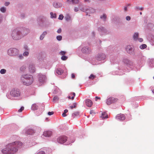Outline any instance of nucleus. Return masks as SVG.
I'll return each mask as SVG.
<instances>
[{
    "instance_id": "f257e3e1",
    "label": "nucleus",
    "mask_w": 154,
    "mask_h": 154,
    "mask_svg": "<svg viewBox=\"0 0 154 154\" xmlns=\"http://www.w3.org/2000/svg\"><path fill=\"white\" fill-rule=\"evenodd\" d=\"M29 32V30L25 27H17L12 30L10 36L13 39L19 40L26 35Z\"/></svg>"
},
{
    "instance_id": "f03ea898",
    "label": "nucleus",
    "mask_w": 154,
    "mask_h": 154,
    "mask_svg": "<svg viewBox=\"0 0 154 154\" xmlns=\"http://www.w3.org/2000/svg\"><path fill=\"white\" fill-rule=\"evenodd\" d=\"M22 146L21 142L15 141L7 145L5 148L2 150L1 151L3 154H14L17 151L18 149L21 148Z\"/></svg>"
},
{
    "instance_id": "7ed1b4c3",
    "label": "nucleus",
    "mask_w": 154,
    "mask_h": 154,
    "mask_svg": "<svg viewBox=\"0 0 154 154\" xmlns=\"http://www.w3.org/2000/svg\"><path fill=\"white\" fill-rule=\"evenodd\" d=\"M20 80L24 85L27 86L30 85L33 81L32 76L29 74L22 75L20 77Z\"/></svg>"
},
{
    "instance_id": "20e7f679",
    "label": "nucleus",
    "mask_w": 154,
    "mask_h": 154,
    "mask_svg": "<svg viewBox=\"0 0 154 154\" xmlns=\"http://www.w3.org/2000/svg\"><path fill=\"white\" fill-rule=\"evenodd\" d=\"M96 60L95 62L94 61L92 62V63L93 65H97L99 64L100 63H103L105 61L106 58V55L103 53L99 54L96 57Z\"/></svg>"
},
{
    "instance_id": "39448f33",
    "label": "nucleus",
    "mask_w": 154,
    "mask_h": 154,
    "mask_svg": "<svg viewBox=\"0 0 154 154\" xmlns=\"http://www.w3.org/2000/svg\"><path fill=\"white\" fill-rule=\"evenodd\" d=\"M38 23L40 26L45 28H48L49 25V22L44 17H40L39 19Z\"/></svg>"
},
{
    "instance_id": "423d86ee",
    "label": "nucleus",
    "mask_w": 154,
    "mask_h": 154,
    "mask_svg": "<svg viewBox=\"0 0 154 154\" xmlns=\"http://www.w3.org/2000/svg\"><path fill=\"white\" fill-rule=\"evenodd\" d=\"M21 94V93L20 90L17 88L13 89L10 92L11 95L13 97L17 98V99H20Z\"/></svg>"
},
{
    "instance_id": "0eeeda50",
    "label": "nucleus",
    "mask_w": 154,
    "mask_h": 154,
    "mask_svg": "<svg viewBox=\"0 0 154 154\" xmlns=\"http://www.w3.org/2000/svg\"><path fill=\"white\" fill-rule=\"evenodd\" d=\"M19 53V50L16 48H11L9 49L8 51V54L11 56H16Z\"/></svg>"
},
{
    "instance_id": "6e6552de",
    "label": "nucleus",
    "mask_w": 154,
    "mask_h": 154,
    "mask_svg": "<svg viewBox=\"0 0 154 154\" xmlns=\"http://www.w3.org/2000/svg\"><path fill=\"white\" fill-rule=\"evenodd\" d=\"M127 52L131 55H135V53L134 49L132 45H127L125 48Z\"/></svg>"
},
{
    "instance_id": "1a4fd4ad",
    "label": "nucleus",
    "mask_w": 154,
    "mask_h": 154,
    "mask_svg": "<svg viewBox=\"0 0 154 154\" xmlns=\"http://www.w3.org/2000/svg\"><path fill=\"white\" fill-rule=\"evenodd\" d=\"M81 10L86 13H92L95 11V10L92 8L89 7H85L81 9Z\"/></svg>"
},
{
    "instance_id": "9d476101",
    "label": "nucleus",
    "mask_w": 154,
    "mask_h": 154,
    "mask_svg": "<svg viewBox=\"0 0 154 154\" xmlns=\"http://www.w3.org/2000/svg\"><path fill=\"white\" fill-rule=\"evenodd\" d=\"M123 62L126 64L128 67H130L131 69H132V67L134 66V64L132 61L129 60L126 58H125L123 59Z\"/></svg>"
},
{
    "instance_id": "9b49d317",
    "label": "nucleus",
    "mask_w": 154,
    "mask_h": 154,
    "mask_svg": "<svg viewBox=\"0 0 154 154\" xmlns=\"http://www.w3.org/2000/svg\"><path fill=\"white\" fill-rule=\"evenodd\" d=\"M46 80V77L45 75L41 74L39 75L38 81L41 84H44Z\"/></svg>"
},
{
    "instance_id": "f8f14e48",
    "label": "nucleus",
    "mask_w": 154,
    "mask_h": 154,
    "mask_svg": "<svg viewBox=\"0 0 154 154\" xmlns=\"http://www.w3.org/2000/svg\"><path fill=\"white\" fill-rule=\"evenodd\" d=\"M118 99L113 97H110L107 99L106 103L108 105H110L111 104L114 103L118 100Z\"/></svg>"
},
{
    "instance_id": "ddd939ff",
    "label": "nucleus",
    "mask_w": 154,
    "mask_h": 154,
    "mask_svg": "<svg viewBox=\"0 0 154 154\" xmlns=\"http://www.w3.org/2000/svg\"><path fill=\"white\" fill-rule=\"evenodd\" d=\"M58 143L61 144L64 143L67 140V137L65 136H61L57 139Z\"/></svg>"
},
{
    "instance_id": "4468645a",
    "label": "nucleus",
    "mask_w": 154,
    "mask_h": 154,
    "mask_svg": "<svg viewBox=\"0 0 154 154\" xmlns=\"http://www.w3.org/2000/svg\"><path fill=\"white\" fill-rule=\"evenodd\" d=\"M81 51L83 53L89 54L91 52V49L88 46H84L82 48Z\"/></svg>"
},
{
    "instance_id": "2eb2a0df",
    "label": "nucleus",
    "mask_w": 154,
    "mask_h": 154,
    "mask_svg": "<svg viewBox=\"0 0 154 154\" xmlns=\"http://www.w3.org/2000/svg\"><path fill=\"white\" fill-rule=\"evenodd\" d=\"M98 30L100 33L101 35H103L106 33L107 32V30L104 27L101 26L99 27Z\"/></svg>"
},
{
    "instance_id": "dca6fc26",
    "label": "nucleus",
    "mask_w": 154,
    "mask_h": 154,
    "mask_svg": "<svg viewBox=\"0 0 154 154\" xmlns=\"http://www.w3.org/2000/svg\"><path fill=\"white\" fill-rule=\"evenodd\" d=\"M116 119L119 121H122L125 119V117L123 114H120L117 115Z\"/></svg>"
},
{
    "instance_id": "f3484780",
    "label": "nucleus",
    "mask_w": 154,
    "mask_h": 154,
    "mask_svg": "<svg viewBox=\"0 0 154 154\" xmlns=\"http://www.w3.org/2000/svg\"><path fill=\"white\" fill-rule=\"evenodd\" d=\"M29 71L31 73H34L35 71V68L34 65L32 64H30L29 66Z\"/></svg>"
},
{
    "instance_id": "a211bd4d",
    "label": "nucleus",
    "mask_w": 154,
    "mask_h": 154,
    "mask_svg": "<svg viewBox=\"0 0 154 154\" xmlns=\"http://www.w3.org/2000/svg\"><path fill=\"white\" fill-rule=\"evenodd\" d=\"M40 105V104L38 103L32 104L31 107L32 110H35L38 109Z\"/></svg>"
},
{
    "instance_id": "6ab92c4d",
    "label": "nucleus",
    "mask_w": 154,
    "mask_h": 154,
    "mask_svg": "<svg viewBox=\"0 0 154 154\" xmlns=\"http://www.w3.org/2000/svg\"><path fill=\"white\" fill-rule=\"evenodd\" d=\"M35 132L34 130L29 128L26 130V133L28 135H32Z\"/></svg>"
},
{
    "instance_id": "aec40b11",
    "label": "nucleus",
    "mask_w": 154,
    "mask_h": 154,
    "mask_svg": "<svg viewBox=\"0 0 154 154\" xmlns=\"http://www.w3.org/2000/svg\"><path fill=\"white\" fill-rule=\"evenodd\" d=\"M85 102L86 105L89 107H91L93 104L92 101L89 99H86Z\"/></svg>"
},
{
    "instance_id": "412c9836",
    "label": "nucleus",
    "mask_w": 154,
    "mask_h": 154,
    "mask_svg": "<svg viewBox=\"0 0 154 154\" xmlns=\"http://www.w3.org/2000/svg\"><path fill=\"white\" fill-rule=\"evenodd\" d=\"M52 134V132L51 131H44L43 135L45 137H49Z\"/></svg>"
},
{
    "instance_id": "4be33fe9",
    "label": "nucleus",
    "mask_w": 154,
    "mask_h": 154,
    "mask_svg": "<svg viewBox=\"0 0 154 154\" xmlns=\"http://www.w3.org/2000/svg\"><path fill=\"white\" fill-rule=\"evenodd\" d=\"M53 6L56 8H59L62 6V4L60 2H55L54 3Z\"/></svg>"
},
{
    "instance_id": "5701e85b",
    "label": "nucleus",
    "mask_w": 154,
    "mask_h": 154,
    "mask_svg": "<svg viewBox=\"0 0 154 154\" xmlns=\"http://www.w3.org/2000/svg\"><path fill=\"white\" fill-rule=\"evenodd\" d=\"M80 116V112L79 111H76L72 114V117L73 119L75 117H79Z\"/></svg>"
},
{
    "instance_id": "b1692460",
    "label": "nucleus",
    "mask_w": 154,
    "mask_h": 154,
    "mask_svg": "<svg viewBox=\"0 0 154 154\" xmlns=\"http://www.w3.org/2000/svg\"><path fill=\"white\" fill-rule=\"evenodd\" d=\"M47 32L46 31H44L43 33L40 35V39L41 40H42L45 36L47 35Z\"/></svg>"
},
{
    "instance_id": "393cba45",
    "label": "nucleus",
    "mask_w": 154,
    "mask_h": 154,
    "mask_svg": "<svg viewBox=\"0 0 154 154\" xmlns=\"http://www.w3.org/2000/svg\"><path fill=\"white\" fill-rule=\"evenodd\" d=\"M67 1L68 2L69 4L71 3L73 4H77L79 2L78 0H67Z\"/></svg>"
},
{
    "instance_id": "a878e982",
    "label": "nucleus",
    "mask_w": 154,
    "mask_h": 154,
    "mask_svg": "<svg viewBox=\"0 0 154 154\" xmlns=\"http://www.w3.org/2000/svg\"><path fill=\"white\" fill-rule=\"evenodd\" d=\"M138 37L139 33L138 32H135L133 35V39L134 40L137 41V40Z\"/></svg>"
},
{
    "instance_id": "bb28decb",
    "label": "nucleus",
    "mask_w": 154,
    "mask_h": 154,
    "mask_svg": "<svg viewBox=\"0 0 154 154\" xmlns=\"http://www.w3.org/2000/svg\"><path fill=\"white\" fill-rule=\"evenodd\" d=\"M56 72L59 75H60L63 73V70L60 68H58L56 71Z\"/></svg>"
},
{
    "instance_id": "cd10ccee",
    "label": "nucleus",
    "mask_w": 154,
    "mask_h": 154,
    "mask_svg": "<svg viewBox=\"0 0 154 154\" xmlns=\"http://www.w3.org/2000/svg\"><path fill=\"white\" fill-rule=\"evenodd\" d=\"M154 66V59H151L150 60L149 63V67H152Z\"/></svg>"
},
{
    "instance_id": "c85d7f7f",
    "label": "nucleus",
    "mask_w": 154,
    "mask_h": 154,
    "mask_svg": "<svg viewBox=\"0 0 154 154\" xmlns=\"http://www.w3.org/2000/svg\"><path fill=\"white\" fill-rule=\"evenodd\" d=\"M64 19L68 21L71 20V17L69 14H67L65 17Z\"/></svg>"
},
{
    "instance_id": "c756f323",
    "label": "nucleus",
    "mask_w": 154,
    "mask_h": 154,
    "mask_svg": "<svg viewBox=\"0 0 154 154\" xmlns=\"http://www.w3.org/2000/svg\"><path fill=\"white\" fill-rule=\"evenodd\" d=\"M100 18L103 20V21H105L106 18V15L105 14H103V15L100 17Z\"/></svg>"
},
{
    "instance_id": "7c9ffc66",
    "label": "nucleus",
    "mask_w": 154,
    "mask_h": 154,
    "mask_svg": "<svg viewBox=\"0 0 154 154\" xmlns=\"http://www.w3.org/2000/svg\"><path fill=\"white\" fill-rule=\"evenodd\" d=\"M51 18H56L57 17L56 14H54L53 12H51L50 13Z\"/></svg>"
},
{
    "instance_id": "2f4dec72",
    "label": "nucleus",
    "mask_w": 154,
    "mask_h": 154,
    "mask_svg": "<svg viewBox=\"0 0 154 154\" xmlns=\"http://www.w3.org/2000/svg\"><path fill=\"white\" fill-rule=\"evenodd\" d=\"M59 97H58L55 96L54 97L53 101L54 102H56L57 101L59 100Z\"/></svg>"
},
{
    "instance_id": "473e14b6",
    "label": "nucleus",
    "mask_w": 154,
    "mask_h": 154,
    "mask_svg": "<svg viewBox=\"0 0 154 154\" xmlns=\"http://www.w3.org/2000/svg\"><path fill=\"white\" fill-rule=\"evenodd\" d=\"M29 51H25L23 54V56L26 57L28 56L29 55Z\"/></svg>"
},
{
    "instance_id": "72a5a7b5",
    "label": "nucleus",
    "mask_w": 154,
    "mask_h": 154,
    "mask_svg": "<svg viewBox=\"0 0 154 154\" xmlns=\"http://www.w3.org/2000/svg\"><path fill=\"white\" fill-rule=\"evenodd\" d=\"M6 72V70L4 69H2L0 71V73L1 74H5Z\"/></svg>"
},
{
    "instance_id": "f704fd0d",
    "label": "nucleus",
    "mask_w": 154,
    "mask_h": 154,
    "mask_svg": "<svg viewBox=\"0 0 154 154\" xmlns=\"http://www.w3.org/2000/svg\"><path fill=\"white\" fill-rule=\"evenodd\" d=\"M147 46L146 44H143L141 45L140 46V48L141 49H143L145 48H146Z\"/></svg>"
},
{
    "instance_id": "c9c22d12",
    "label": "nucleus",
    "mask_w": 154,
    "mask_h": 154,
    "mask_svg": "<svg viewBox=\"0 0 154 154\" xmlns=\"http://www.w3.org/2000/svg\"><path fill=\"white\" fill-rule=\"evenodd\" d=\"M26 69L25 66L23 65L20 68V70L22 72H24L25 71Z\"/></svg>"
},
{
    "instance_id": "e433bc0d",
    "label": "nucleus",
    "mask_w": 154,
    "mask_h": 154,
    "mask_svg": "<svg viewBox=\"0 0 154 154\" xmlns=\"http://www.w3.org/2000/svg\"><path fill=\"white\" fill-rule=\"evenodd\" d=\"M73 105L71 106H70V108L71 109H72L74 108H76L77 106V103H74L73 104Z\"/></svg>"
},
{
    "instance_id": "4c0bfd02",
    "label": "nucleus",
    "mask_w": 154,
    "mask_h": 154,
    "mask_svg": "<svg viewBox=\"0 0 154 154\" xmlns=\"http://www.w3.org/2000/svg\"><path fill=\"white\" fill-rule=\"evenodd\" d=\"M105 112H103L102 113V118L103 119H105V118H107L108 117V116L106 115L105 116Z\"/></svg>"
},
{
    "instance_id": "58836bf2",
    "label": "nucleus",
    "mask_w": 154,
    "mask_h": 154,
    "mask_svg": "<svg viewBox=\"0 0 154 154\" xmlns=\"http://www.w3.org/2000/svg\"><path fill=\"white\" fill-rule=\"evenodd\" d=\"M150 42L152 45H154V36H152L150 40Z\"/></svg>"
},
{
    "instance_id": "ea45409f",
    "label": "nucleus",
    "mask_w": 154,
    "mask_h": 154,
    "mask_svg": "<svg viewBox=\"0 0 154 154\" xmlns=\"http://www.w3.org/2000/svg\"><path fill=\"white\" fill-rule=\"evenodd\" d=\"M68 112V110L67 109H66L64 110V112L63 113L62 115L63 117H65L67 115L66 114V113Z\"/></svg>"
},
{
    "instance_id": "a19ab883",
    "label": "nucleus",
    "mask_w": 154,
    "mask_h": 154,
    "mask_svg": "<svg viewBox=\"0 0 154 154\" xmlns=\"http://www.w3.org/2000/svg\"><path fill=\"white\" fill-rule=\"evenodd\" d=\"M68 57L65 55H63L61 57V59L63 60H65L67 59Z\"/></svg>"
},
{
    "instance_id": "79ce46f5",
    "label": "nucleus",
    "mask_w": 154,
    "mask_h": 154,
    "mask_svg": "<svg viewBox=\"0 0 154 154\" xmlns=\"http://www.w3.org/2000/svg\"><path fill=\"white\" fill-rule=\"evenodd\" d=\"M0 11L3 12L5 13L6 11V8L4 7H2L0 8Z\"/></svg>"
},
{
    "instance_id": "37998d69",
    "label": "nucleus",
    "mask_w": 154,
    "mask_h": 154,
    "mask_svg": "<svg viewBox=\"0 0 154 154\" xmlns=\"http://www.w3.org/2000/svg\"><path fill=\"white\" fill-rule=\"evenodd\" d=\"M17 57L20 59H22L23 58V56L22 54L17 55Z\"/></svg>"
},
{
    "instance_id": "c03bdc74",
    "label": "nucleus",
    "mask_w": 154,
    "mask_h": 154,
    "mask_svg": "<svg viewBox=\"0 0 154 154\" xmlns=\"http://www.w3.org/2000/svg\"><path fill=\"white\" fill-rule=\"evenodd\" d=\"M56 38L57 40L60 41L62 39V36L61 35L57 36L56 37Z\"/></svg>"
},
{
    "instance_id": "a18cd8bd",
    "label": "nucleus",
    "mask_w": 154,
    "mask_h": 154,
    "mask_svg": "<svg viewBox=\"0 0 154 154\" xmlns=\"http://www.w3.org/2000/svg\"><path fill=\"white\" fill-rule=\"evenodd\" d=\"M95 78V76L93 74H91L89 77V78L90 79H93Z\"/></svg>"
},
{
    "instance_id": "49530a36",
    "label": "nucleus",
    "mask_w": 154,
    "mask_h": 154,
    "mask_svg": "<svg viewBox=\"0 0 154 154\" xmlns=\"http://www.w3.org/2000/svg\"><path fill=\"white\" fill-rule=\"evenodd\" d=\"M63 17H64L63 15L60 14L59 16L58 19L60 20H62L63 19Z\"/></svg>"
},
{
    "instance_id": "de8ad7c7",
    "label": "nucleus",
    "mask_w": 154,
    "mask_h": 154,
    "mask_svg": "<svg viewBox=\"0 0 154 154\" xmlns=\"http://www.w3.org/2000/svg\"><path fill=\"white\" fill-rule=\"evenodd\" d=\"M24 109V107L23 106H22L18 110L19 112H21Z\"/></svg>"
},
{
    "instance_id": "09e8293b",
    "label": "nucleus",
    "mask_w": 154,
    "mask_h": 154,
    "mask_svg": "<svg viewBox=\"0 0 154 154\" xmlns=\"http://www.w3.org/2000/svg\"><path fill=\"white\" fill-rule=\"evenodd\" d=\"M24 49L25 50V51H29V49L27 46L26 45H25L24 47Z\"/></svg>"
},
{
    "instance_id": "8fccbe9b",
    "label": "nucleus",
    "mask_w": 154,
    "mask_h": 154,
    "mask_svg": "<svg viewBox=\"0 0 154 154\" xmlns=\"http://www.w3.org/2000/svg\"><path fill=\"white\" fill-rule=\"evenodd\" d=\"M20 17L21 18H24L25 17V15L24 13L21 14Z\"/></svg>"
},
{
    "instance_id": "3c124183",
    "label": "nucleus",
    "mask_w": 154,
    "mask_h": 154,
    "mask_svg": "<svg viewBox=\"0 0 154 154\" xmlns=\"http://www.w3.org/2000/svg\"><path fill=\"white\" fill-rule=\"evenodd\" d=\"M135 9H139L140 10L142 11L143 10V7L140 8L137 6L135 7Z\"/></svg>"
},
{
    "instance_id": "603ef678",
    "label": "nucleus",
    "mask_w": 154,
    "mask_h": 154,
    "mask_svg": "<svg viewBox=\"0 0 154 154\" xmlns=\"http://www.w3.org/2000/svg\"><path fill=\"white\" fill-rule=\"evenodd\" d=\"M66 53V52L65 51H60V52L59 54H60L61 55H62L63 56V55H64Z\"/></svg>"
},
{
    "instance_id": "864d4df0",
    "label": "nucleus",
    "mask_w": 154,
    "mask_h": 154,
    "mask_svg": "<svg viewBox=\"0 0 154 154\" xmlns=\"http://www.w3.org/2000/svg\"><path fill=\"white\" fill-rule=\"evenodd\" d=\"M126 19L127 21H129L131 19V17L129 16H127L126 17Z\"/></svg>"
},
{
    "instance_id": "5fc2aeb1",
    "label": "nucleus",
    "mask_w": 154,
    "mask_h": 154,
    "mask_svg": "<svg viewBox=\"0 0 154 154\" xmlns=\"http://www.w3.org/2000/svg\"><path fill=\"white\" fill-rule=\"evenodd\" d=\"M54 112H48V114L49 116H51L54 114Z\"/></svg>"
},
{
    "instance_id": "6e6d98bb",
    "label": "nucleus",
    "mask_w": 154,
    "mask_h": 154,
    "mask_svg": "<svg viewBox=\"0 0 154 154\" xmlns=\"http://www.w3.org/2000/svg\"><path fill=\"white\" fill-rule=\"evenodd\" d=\"M37 154H45V153L44 151H40L37 153Z\"/></svg>"
},
{
    "instance_id": "4d7b16f0",
    "label": "nucleus",
    "mask_w": 154,
    "mask_h": 154,
    "mask_svg": "<svg viewBox=\"0 0 154 154\" xmlns=\"http://www.w3.org/2000/svg\"><path fill=\"white\" fill-rule=\"evenodd\" d=\"M10 2H6L5 3V6H7L10 4Z\"/></svg>"
},
{
    "instance_id": "13d9d810",
    "label": "nucleus",
    "mask_w": 154,
    "mask_h": 154,
    "mask_svg": "<svg viewBox=\"0 0 154 154\" xmlns=\"http://www.w3.org/2000/svg\"><path fill=\"white\" fill-rule=\"evenodd\" d=\"M137 40L140 42H142L143 41V39L141 38H138Z\"/></svg>"
},
{
    "instance_id": "bf43d9fd",
    "label": "nucleus",
    "mask_w": 154,
    "mask_h": 154,
    "mask_svg": "<svg viewBox=\"0 0 154 154\" xmlns=\"http://www.w3.org/2000/svg\"><path fill=\"white\" fill-rule=\"evenodd\" d=\"M62 30L61 28H59L57 31V32L58 33H60L61 32Z\"/></svg>"
},
{
    "instance_id": "052dcab7",
    "label": "nucleus",
    "mask_w": 154,
    "mask_h": 154,
    "mask_svg": "<svg viewBox=\"0 0 154 154\" xmlns=\"http://www.w3.org/2000/svg\"><path fill=\"white\" fill-rule=\"evenodd\" d=\"M74 11L75 12H77L79 11V9L77 7H75L74 9Z\"/></svg>"
},
{
    "instance_id": "680f3d73",
    "label": "nucleus",
    "mask_w": 154,
    "mask_h": 154,
    "mask_svg": "<svg viewBox=\"0 0 154 154\" xmlns=\"http://www.w3.org/2000/svg\"><path fill=\"white\" fill-rule=\"evenodd\" d=\"M123 74V73H118V72H116V73H115H115L113 74V75H122Z\"/></svg>"
},
{
    "instance_id": "e2e57ef3",
    "label": "nucleus",
    "mask_w": 154,
    "mask_h": 154,
    "mask_svg": "<svg viewBox=\"0 0 154 154\" xmlns=\"http://www.w3.org/2000/svg\"><path fill=\"white\" fill-rule=\"evenodd\" d=\"M71 77L72 79H74L75 78V75L74 73H72V74Z\"/></svg>"
},
{
    "instance_id": "0e129e2a",
    "label": "nucleus",
    "mask_w": 154,
    "mask_h": 154,
    "mask_svg": "<svg viewBox=\"0 0 154 154\" xmlns=\"http://www.w3.org/2000/svg\"><path fill=\"white\" fill-rule=\"evenodd\" d=\"M2 20V15L0 14V23L1 22Z\"/></svg>"
},
{
    "instance_id": "69168bd1",
    "label": "nucleus",
    "mask_w": 154,
    "mask_h": 154,
    "mask_svg": "<svg viewBox=\"0 0 154 154\" xmlns=\"http://www.w3.org/2000/svg\"><path fill=\"white\" fill-rule=\"evenodd\" d=\"M6 96L8 98L10 99H11V98L10 97V96L9 94H7Z\"/></svg>"
},
{
    "instance_id": "338daca9",
    "label": "nucleus",
    "mask_w": 154,
    "mask_h": 154,
    "mask_svg": "<svg viewBox=\"0 0 154 154\" xmlns=\"http://www.w3.org/2000/svg\"><path fill=\"white\" fill-rule=\"evenodd\" d=\"M95 99L96 100H97V99H100V97H95Z\"/></svg>"
},
{
    "instance_id": "774afa93",
    "label": "nucleus",
    "mask_w": 154,
    "mask_h": 154,
    "mask_svg": "<svg viewBox=\"0 0 154 154\" xmlns=\"http://www.w3.org/2000/svg\"><path fill=\"white\" fill-rule=\"evenodd\" d=\"M124 71H126L127 72H129L130 71V70L129 69H127V70H126V69H124Z\"/></svg>"
}]
</instances>
